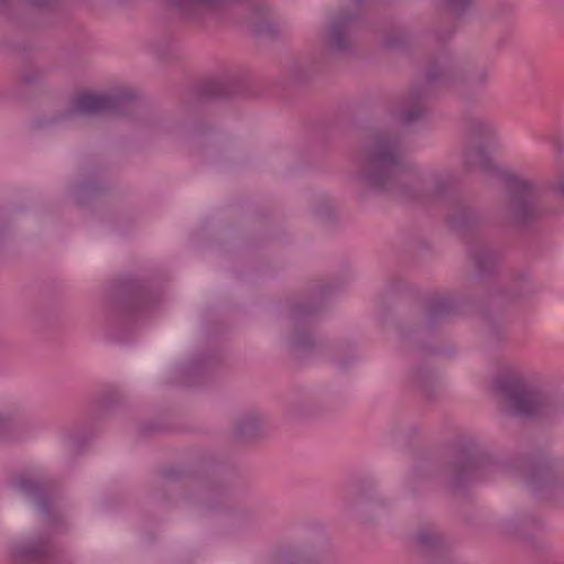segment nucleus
<instances>
[{"instance_id": "obj_22", "label": "nucleus", "mask_w": 564, "mask_h": 564, "mask_svg": "<svg viewBox=\"0 0 564 564\" xmlns=\"http://www.w3.org/2000/svg\"><path fill=\"white\" fill-rule=\"evenodd\" d=\"M203 94L210 97H223L227 95V88L223 82L212 80L204 85Z\"/></svg>"}, {"instance_id": "obj_3", "label": "nucleus", "mask_w": 564, "mask_h": 564, "mask_svg": "<svg viewBox=\"0 0 564 564\" xmlns=\"http://www.w3.org/2000/svg\"><path fill=\"white\" fill-rule=\"evenodd\" d=\"M498 390L508 399L513 414L534 417L550 414L555 409L554 401L545 393L529 387L518 372H508L497 380Z\"/></svg>"}, {"instance_id": "obj_4", "label": "nucleus", "mask_w": 564, "mask_h": 564, "mask_svg": "<svg viewBox=\"0 0 564 564\" xmlns=\"http://www.w3.org/2000/svg\"><path fill=\"white\" fill-rule=\"evenodd\" d=\"M489 78L490 72L486 66L454 61L448 56H441L432 62L425 74L426 84L453 91L462 85L482 86Z\"/></svg>"}, {"instance_id": "obj_10", "label": "nucleus", "mask_w": 564, "mask_h": 564, "mask_svg": "<svg viewBox=\"0 0 564 564\" xmlns=\"http://www.w3.org/2000/svg\"><path fill=\"white\" fill-rule=\"evenodd\" d=\"M467 132L474 141H492L496 137V126L482 118H473L467 124Z\"/></svg>"}, {"instance_id": "obj_18", "label": "nucleus", "mask_w": 564, "mask_h": 564, "mask_svg": "<svg viewBox=\"0 0 564 564\" xmlns=\"http://www.w3.org/2000/svg\"><path fill=\"white\" fill-rule=\"evenodd\" d=\"M525 480L533 489H540L541 485L547 484L550 480V471H549L547 466H545V465L534 466L525 475Z\"/></svg>"}, {"instance_id": "obj_8", "label": "nucleus", "mask_w": 564, "mask_h": 564, "mask_svg": "<svg viewBox=\"0 0 564 564\" xmlns=\"http://www.w3.org/2000/svg\"><path fill=\"white\" fill-rule=\"evenodd\" d=\"M486 463L487 458L481 454H462L454 469L456 482L459 485L468 478H476Z\"/></svg>"}, {"instance_id": "obj_19", "label": "nucleus", "mask_w": 564, "mask_h": 564, "mask_svg": "<svg viewBox=\"0 0 564 564\" xmlns=\"http://www.w3.org/2000/svg\"><path fill=\"white\" fill-rule=\"evenodd\" d=\"M448 220L453 227L460 228L474 223L475 215L469 207L459 206L449 215Z\"/></svg>"}, {"instance_id": "obj_25", "label": "nucleus", "mask_w": 564, "mask_h": 564, "mask_svg": "<svg viewBox=\"0 0 564 564\" xmlns=\"http://www.w3.org/2000/svg\"><path fill=\"white\" fill-rule=\"evenodd\" d=\"M293 345L296 347V348H307L311 346V339L305 336V337H294L293 338Z\"/></svg>"}, {"instance_id": "obj_7", "label": "nucleus", "mask_w": 564, "mask_h": 564, "mask_svg": "<svg viewBox=\"0 0 564 564\" xmlns=\"http://www.w3.org/2000/svg\"><path fill=\"white\" fill-rule=\"evenodd\" d=\"M18 564H50L51 544L47 540H34L18 544L12 550Z\"/></svg>"}, {"instance_id": "obj_24", "label": "nucleus", "mask_w": 564, "mask_h": 564, "mask_svg": "<svg viewBox=\"0 0 564 564\" xmlns=\"http://www.w3.org/2000/svg\"><path fill=\"white\" fill-rule=\"evenodd\" d=\"M475 1L476 0H447V6L454 14L462 15L473 7Z\"/></svg>"}, {"instance_id": "obj_2", "label": "nucleus", "mask_w": 564, "mask_h": 564, "mask_svg": "<svg viewBox=\"0 0 564 564\" xmlns=\"http://www.w3.org/2000/svg\"><path fill=\"white\" fill-rule=\"evenodd\" d=\"M463 163L467 172L506 178L509 194L505 213L510 220L527 224L542 214L539 192L534 183L502 171L482 149L466 150L463 154Z\"/></svg>"}, {"instance_id": "obj_12", "label": "nucleus", "mask_w": 564, "mask_h": 564, "mask_svg": "<svg viewBox=\"0 0 564 564\" xmlns=\"http://www.w3.org/2000/svg\"><path fill=\"white\" fill-rule=\"evenodd\" d=\"M422 98L423 93L421 90L415 89L411 93L404 109L400 112L401 120L404 123H412L423 116Z\"/></svg>"}, {"instance_id": "obj_20", "label": "nucleus", "mask_w": 564, "mask_h": 564, "mask_svg": "<svg viewBox=\"0 0 564 564\" xmlns=\"http://www.w3.org/2000/svg\"><path fill=\"white\" fill-rule=\"evenodd\" d=\"M51 2L52 0H0V8L43 9Z\"/></svg>"}, {"instance_id": "obj_14", "label": "nucleus", "mask_w": 564, "mask_h": 564, "mask_svg": "<svg viewBox=\"0 0 564 564\" xmlns=\"http://www.w3.org/2000/svg\"><path fill=\"white\" fill-rule=\"evenodd\" d=\"M452 183L453 176L444 172H437L423 180L424 186L431 192L432 196L442 195Z\"/></svg>"}, {"instance_id": "obj_6", "label": "nucleus", "mask_w": 564, "mask_h": 564, "mask_svg": "<svg viewBox=\"0 0 564 564\" xmlns=\"http://www.w3.org/2000/svg\"><path fill=\"white\" fill-rule=\"evenodd\" d=\"M183 19L202 21L208 17H220L230 0H165Z\"/></svg>"}, {"instance_id": "obj_26", "label": "nucleus", "mask_w": 564, "mask_h": 564, "mask_svg": "<svg viewBox=\"0 0 564 564\" xmlns=\"http://www.w3.org/2000/svg\"><path fill=\"white\" fill-rule=\"evenodd\" d=\"M39 507H40L41 512H43V513L50 512L48 503H47L46 499H44L42 497L39 499Z\"/></svg>"}, {"instance_id": "obj_16", "label": "nucleus", "mask_w": 564, "mask_h": 564, "mask_svg": "<svg viewBox=\"0 0 564 564\" xmlns=\"http://www.w3.org/2000/svg\"><path fill=\"white\" fill-rule=\"evenodd\" d=\"M474 263L479 272H485L495 267L497 256L487 247H480L471 253Z\"/></svg>"}, {"instance_id": "obj_23", "label": "nucleus", "mask_w": 564, "mask_h": 564, "mask_svg": "<svg viewBox=\"0 0 564 564\" xmlns=\"http://www.w3.org/2000/svg\"><path fill=\"white\" fill-rule=\"evenodd\" d=\"M17 426L9 417L0 416V440H11L15 436Z\"/></svg>"}, {"instance_id": "obj_9", "label": "nucleus", "mask_w": 564, "mask_h": 564, "mask_svg": "<svg viewBox=\"0 0 564 564\" xmlns=\"http://www.w3.org/2000/svg\"><path fill=\"white\" fill-rule=\"evenodd\" d=\"M546 141L551 143L555 152L554 170L556 182L554 188L564 196V135L560 132H552L546 137Z\"/></svg>"}, {"instance_id": "obj_5", "label": "nucleus", "mask_w": 564, "mask_h": 564, "mask_svg": "<svg viewBox=\"0 0 564 564\" xmlns=\"http://www.w3.org/2000/svg\"><path fill=\"white\" fill-rule=\"evenodd\" d=\"M137 97V91L130 87H118L111 93L85 91L72 98L68 112L80 116L126 115L134 105Z\"/></svg>"}, {"instance_id": "obj_17", "label": "nucleus", "mask_w": 564, "mask_h": 564, "mask_svg": "<svg viewBox=\"0 0 564 564\" xmlns=\"http://www.w3.org/2000/svg\"><path fill=\"white\" fill-rule=\"evenodd\" d=\"M272 564H311V560L303 549H293L279 554Z\"/></svg>"}, {"instance_id": "obj_13", "label": "nucleus", "mask_w": 564, "mask_h": 564, "mask_svg": "<svg viewBox=\"0 0 564 564\" xmlns=\"http://www.w3.org/2000/svg\"><path fill=\"white\" fill-rule=\"evenodd\" d=\"M259 426V415L256 413H247L238 421L235 431L239 437L250 438L257 434Z\"/></svg>"}, {"instance_id": "obj_1", "label": "nucleus", "mask_w": 564, "mask_h": 564, "mask_svg": "<svg viewBox=\"0 0 564 564\" xmlns=\"http://www.w3.org/2000/svg\"><path fill=\"white\" fill-rule=\"evenodd\" d=\"M403 156L399 134L390 131L376 132L358 155V175L371 188L398 191L400 194L416 197L402 188L411 178Z\"/></svg>"}, {"instance_id": "obj_21", "label": "nucleus", "mask_w": 564, "mask_h": 564, "mask_svg": "<svg viewBox=\"0 0 564 564\" xmlns=\"http://www.w3.org/2000/svg\"><path fill=\"white\" fill-rule=\"evenodd\" d=\"M12 485L26 494L37 495L42 491L41 486L26 475H19L12 480Z\"/></svg>"}, {"instance_id": "obj_15", "label": "nucleus", "mask_w": 564, "mask_h": 564, "mask_svg": "<svg viewBox=\"0 0 564 564\" xmlns=\"http://www.w3.org/2000/svg\"><path fill=\"white\" fill-rule=\"evenodd\" d=\"M415 543L423 550H433L442 543V535L433 527H424L417 531Z\"/></svg>"}, {"instance_id": "obj_11", "label": "nucleus", "mask_w": 564, "mask_h": 564, "mask_svg": "<svg viewBox=\"0 0 564 564\" xmlns=\"http://www.w3.org/2000/svg\"><path fill=\"white\" fill-rule=\"evenodd\" d=\"M350 18L344 17L336 20L329 30L328 42L330 46L337 51H347L349 48V40L347 36V25Z\"/></svg>"}]
</instances>
